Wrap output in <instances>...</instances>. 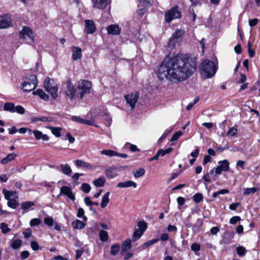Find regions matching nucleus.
<instances>
[{"instance_id":"nucleus-1","label":"nucleus","mask_w":260,"mask_h":260,"mask_svg":"<svg viewBox=\"0 0 260 260\" xmlns=\"http://www.w3.org/2000/svg\"><path fill=\"white\" fill-rule=\"evenodd\" d=\"M196 58L185 54H177L172 57L167 56L156 72L160 80L166 79L173 83L184 81L196 71Z\"/></svg>"},{"instance_id":"nucleus-2","label":"nucleus","mask_w":260,"mask_h":260,"mask_svg":"<svg viewBox=\"0 0 260 260\" xmlns=\"http://www.w3.org/2000/svg\"><path fill=\"white\" fill-rule=\"evenodd\" d=\"M200 69L202 76L205 79L212 77L217 70V67L214 62L209 60L203 61L200 64Z\"/></svg>"},{"instance_id":"nucleus-3","label":"nucleus","mask_w":260,"mask_h":260,"mask_svg":"<svg viewBox=\"0 0 260 260\" xmlns=\"http://www.w3.org/2000/svg\"><path fill=\"white\" fill-rule=\"evenodd\" d=\"M44 87L45 90L50 93L54 100L57 97L58 86L54 80L47 77L44 82Z\"/></svg>"},{"instance_id":"nucleus-4","label":"nucleus","mask_w":260,"mask_h":260,"mask_svg":"<svg viewBox=\"0 0 260 260\" xmlns=\"http://www.w3.org/2000/svg\"><path fill=\"white\" fill-rule=\"evenodd\" d=\"M91 87V83L88 81L82 80L78 82L76 95L80 99H82L84 94L90 92Z\"/></svg>"},{"instance_id":"nucleus-5","label":"nucleus","mask_w":260,"mask_h":260,"mask_svg":"<svg viewBox=\"0 0 260 260\" xmlns=\"http://www.w3.org/2000/svg\"><path fill=\"white\" fill-rule=\"evenodd\" d=\"M37 76L35 75H30L29 78H26L22 85V89L24 91L29 92L37 86Z\"/></svg>"},{"instance_id":"nucleus-6","label":"nucleus","mask_w":260,"mask_h":260,"mask_svg":"<svg viewBox=\"0 0 260 260\" xmlns=\"http://www.w3.org/2000/svg\"><path fill=\"white\" fill-rule=\"evenodd\" d=\"M181 16V12L177 6L172 8L166 13L165 18L168 23H170L173 19L180 18Z\"/></svg>"},{"instance_id":"nucleus-7","label":"nucleus","mask_w":260,"mask_h":260,"mask_svg":"<svg viewBox=\"0 0 260 260\" xmlns=\"http://www.w3.org/2000/svg\"><path fill=\"white\" fill-rule=\"evenodd\" d=\"M139 97V93L138 92L131 93L124 96V99L126 100V104L131 107V110H133L134 109Z\"/></svg>"},{"instance_id":"nucleus-8","label":"nucleus","mask_w":260,"mask_h":260,"mask_svg":"<svg viewBox=\"0 0 260 260\" xmlns=\"http://www.w3.org/2000/svg\"><path fill=\"white\" fill-rule=\"evenodd\" d=\"M62 195L66 196L73 201L75 200V195L74 194L71 188L68 186H62L60 187V192L57 196V197L58 198Z\"/></svg>"},{"instance_id":"nucleus-9","label":"nucleus","mask_w":260,"mask_h":260,"mask_svg":"<svg viewBox=\"0 0 260 260\" xmlns=\"http://www.w3.org/2000/svg\"><path fill=\"white\" fill-rule=\"evenodd\" d=\"M139 2L138 13L139 15L142 16L145 13V8L149 7L152 5L153 0H140Z\"/></svg>"},{"instance_id":"nucleus-10","label":"nucleus","mask_w":260,"mask_h":260,"mask_svg":"<svg viewBox=\"0 0 260 260\" xmlns=\"http://www.w3.org/2000/svg\"><path fill=\"white\" fill-rule=\"evenodd\" d=\"M219 166L215 169V173L219 175L222 171H228L229 170V161L224 159L222 161H220L219 162Z\"/></svg>"},{"instance_id":"nucleus-11","label":"nucleus","mask_w":260,"mask_h":260,"mask_svg":"<svg viewBox=\"0 0 260 260\" xmlns=\"http://www.w3.org/2000/svg\"><path fill=\"white\" fill-rule=\"evenodd\" d=\"M65 92L67 95L71 99H73L75 96V89L70 80H68L66 82Z\"/></svg>"},{"instance_id":"nucleus-12","label":"nucleus","mask_w":260,"mask_h":260,"mask_svg":"<svg viewBox=\"0 0 260 260\" xmlns=\"http://www.w3.org/2000/svg\"><path fill=\"white\" fill-rule=\"evenodd\" d=\"M27 37L33 41L34 36L32 31L28 27L24 26L22 30L19 32V38L20 39H26Z\"/></svg>"},{"instance_id":"nucleus-13","label":"nucleus","mask_w":260,"mask_h":260,"mask_svg":"<svg viewBox=\"0 0 260 260\" xmlns=\"http://www.w3.org/2000/svg\"><path fill=\"white\" fill-rule=\"evenodd\" d=\"M11 18L8 15L0 16V28H6L12 25Z\"/></svg>"},{"instance_id":"nucleus-14","label":"nucleus","mask_w":260,"mask_h":260,"mask_svg":"<svg viewBox=\"0 0 260 260\" xmlns=\"http://www.w3.org/2000/svg\"><path fill=\"white\" fill-rule=\"evenodd\" d=\"M93 7L99 9H104L110 4V0H92Z\"/></svg>"},{"instance_id":"nucleus-15","label":"nucleus","mask_w":260,"mask_h":260,"mask_svg":"<svg viewBox=\"0 0 260 260\" xmlns=\"http://www.w3.org/2000/svg\"><path fill=\"white\" fill-rule=\"evenodd\" d=\"M32 133L34 134L36 139L37 140L42 139L43 141H47L49 139V137L47 135L43 134L40 131H38V130L31 131V129H29V134L30 135Z\"/></svg>"},{"instance_id":"nucleus-16","label":"nucleus","mask_w":260,"mask_h":260,"mask_svg":"<svg viewBox=\"0 0 260 260\" xmlns=\"http://www.w3.org/2000/svg\"><path fill=\"white\" fill-rule=\"evenodd\" d=\"M85 31L86 33L92 34L96 30V27L94 22L91 20H85Z\"/></svg>"},{"instance_id":"nucleus-17","label":"nucleus","mask_w":260,"mask_h":260,"mask_svg":"<svg viewBox=\"0 0 260 260\" xmlns=\"http://www.w3.org/2000/svg\"><path fill=\"white\" fill-rule=\"evenodd\" d=\"M117 168L116 167H111L105 170V175L109 179H112L118 176Z\"/></svg>"},{"instance_id":"nucleus-18","label":"nucleus","mask_w":260,"mask_h":260,"mask_svg":"<svg viewBox=\"0 0 260 260\" xmlns=\"http://www.w3.org/2000/svg\"><path fill=\"white\" fill-rule=\"evenodd\" d=\"M107 29L108 33L110 35H117L120 33V29L119 26L116 24L109 25Z\"/></svg>"},{"instance_id":"nucleus-19","label":"nucleus","mask_w":260,"mask_h":260,"mask_svg":"<svg viewBox=\"0 0 260 260\" xmlns=\"http://www.w3.org/2000/svg\"><path fill=\"white\" fill-rule=\"evenodd\" d=\"M17 154L15 153H9L5 157H4L1 161V164L6 165L9 162L14 160L17 157Z\"/></svg>"},{"instance_id":"nucleus-20","label":"nucleus","mask_w":260,"mask_h":260,"mask_svg":"<svg viewBox=\"0 0 260 260\" xmlns=\"http://www.w3.org/2000/svg\"><path fill=\"white\" fill-rule=\"evenodd\" d=\"M137 184L133 181L128 180L126 182H119L117 184V187L120 188H127L129 187H137Z\"/></svg>"},{"instance_id":"nucleus-21","label":"nucleus","mask_w":260,"mask_h":260,"mask_svg":"<svg viewBox=\"0 0 260 260\" xmlns=\"http://www.w3.org/2000/svg\"><path fill=\"white\" fill-rule=\"evenodd\" d=\"M72 57L74 60H77L82 56V50L78 47H74L72 49Z\"/></svg>"},{"instance_id":"nucleus-22","label":"nucleus","mask_w":260,"mask_h":260,"mask_svg":"<svg viewBox=\"0 0 260 260\" xmlns=\"http://www.w3.org/2000/svg\"><path fill=\"white\" fill-rule=\"evenodd\" d=\"M133 242L132 239H127L125 240L121 245V254L127 250L130 249L132 247L131 242Z\"/></svg>"},{"instance_id":"nucleus-23","label":"nucleus","mask_w":260,"mask_h":260,"mask_svg":"<svg viewBox=\"0 0 260 260\" xmlns=\"http://www.w3.org/2000/svg\"><path fill=\"white\" fill-rule=\"evenodd\" d=\"M22 245V241L18 239H12L10 242V246L13 249H18Z\"/></svg>"},{"instance_id":"nucleus-24","label":"nucleus","mask_w":260,"mask_h":260,"mask_svg":"<svg viewBox=\"0 0 260 260\" xmlns=\"http://www.w3.org/2000/svg\"><path fill=\"white\" fill-rule=\"evenodd\" d=\"M2 192L4 195L5 198L6 200H8V201L12 199V197H13V198H18L16 191H10L6 189H3Z\"/></svg>"},{"instance_id":"nucleus-25","label":"nucleus","mask_w":260,"mask_h":260,"mask_svg":"<svg viewBox=\"0 0 260 260\" xmlns=\"http://www.w3.org/2000/svg\"><path fill=\"white\" fill-rule=\"evenodd\" d=\"M75 165L77 167H82L89 169H93V167H92L89 163L86 162L80 159L77 160L75 162Z\"/></svg>"},{"instance_id":"nucleus-26","label":"nucleus","mask_w":260,"mask_h":260,"mask_svg":"<svg viewBox=\"0 0 260 260\" xmlns=\"http://www.w3.org/2000/svg\"><path fill=\"white\" fill-rule=\"evenodd\" d=\"M71 119L73 121L76 122L77 123L91 125V123L90 121L83 119L80 116H72Z\"/></svg>"},{"instance_id":"nucleus-27","label":"nucleus","mask_w":260,"mask_h":260,"mask_svg":"<svg viewBox=\"0 0 260 260\" xmlns=\"http://www.w3.org/2000/svg\"><path fill=\"white\" fill-rule=\"evenodd\" d=\"M61 172L67 176H70L72 171L71 167L67 164H61L60 166Z\"/></svg>"},{"instance_id":"nucleus-28","label":"nucleus","mask_w":260,"mask_h":260,"mask_svg":"<svg viewBox=\"0 0 260 260\" xmlns=\"http://www.w3.org/2000/svg\"><path fill=\"white\" fill-rule=\"evenodd\" d=\"M72 225L75 229L82 230L85 226V224L83 221L76 219L72 223Z\"/></svg>"},{"instance_id":"nucleus-29","label":"nucleus","mask_w":260,"mask_h":260,"mask_svg":"<svg viewBox=\"0 0 260 260\" xmlns=\"http://www.w3.org/2000/svg\"><path fill=\"white\" fill-rule=\"evenodd\" d=\"M33 93L38 95L41 99L48 101L49 100V95L46 94L42 89H39L36 91H34Z\"/></svg>"},{"instance_id":"nucleus-30","label":"nucleus","mask_w":260,"mask_h":260,"mask_svg":"<svg viewBox=\"0 0 260 260\" xmlns=\"http://www.w3.org/2000/svg\"><path fill=\"white\" fill-rule=\"evenodd\" d=\"M234 234L230 233H225L223 237V242L225 244H229L232 242Z\"/></svg>"},{"instance_id":"nucleus-31","label":"nucleus","mask_w":260,"mask_h":260,"mask_svg":"<svg viewBox=\"0 0 260 260\" xmlns=\"http://www.w3.org/2000/svg\"><path fill=\"white\" fill-rule=\"evenodd\" d=\"M106 182V179L104 176L100 177L99 178L94 180L93 184L98 187L104 186Z\"/></svg>"},{"instance_id":"nucleus-32","label":"nucleus","mask_w":260,"mask_h":260,"mask_svg":"<svg viewBox=\"0 0 260 260\" xmlns=\"http://www.w3.org/2000/svg\"><path fill=\"white\" fill-rule=\"evenodd\" d=\"M143 231H141L140 229H136L133 234V236L132 238V241L133 242H135L137 240L140 238V237L143 234Z\"/></svg>"},{"instance_id":"nucleus-33","label":"nucleus","mask_w":260,"mask_h":260,"mask_svg":"<svg viewBox=\"0 0 260 260\" xmlns=\"http://www.w3.org/2000/svg\"><path fill=\"white\" fill-rule=\"evenodd\" d=\"M109 195H110V192H107L105 193V194L103 197L102 203L101 204V206L102 208H104L107 206V205L109 202Z\"/></svg>"},{"instance_id":"nucleus-34","label":"nucleus","mask_w":260,"mask_h":260,"mask_svg":"<svg viewBox=\"0 0 260 260\" xmlns=\"http://www.w3.org/2000/svg\"><path fill=\"white\" fill-rule=\"evenodd\" d=\"M99 237L102 242H107L109 239L108 232L104 230H101L99 233Z\"/></svg>"},{"instance_id":"nucleus-35","label":"nucleus","mask_w":260,"mask_h":260,"mask_svg":"<svg viewBox=\"0 0 260 260\" xmlns=\"http://www.w3.org/2000/svg\"><path fill=\"white\" fill-rule=\"evenodd\" d=\"M15 105L12 103H6L4 105V110L6 111H9L14 113Z\"/></svg>"},{"instance_id":"nucleus-36","label":"nucleus","mask_w":260,"mask_h":260,"mask_svg":"<svg viewBox=\"0 0 260 260\" xmlns=\"http://www.w3.org/2000/svg\"><path fill=\"white\" fill-rule=\"evenodd\" d=\"M48 128L51 130L52 133L56 137H60L61 136L60 132L61 128L59 127H53L52 126L47 127Z\"/></svg>"},{"instance_id":"nucleus-37","label":"nucleus","mask_w":260,"mask_h":260,"mask_svg":"<svg viewBox=\"0 0 260 260\" xmlns=\"http://www.w3.org/2000/svg\"><path fill=\"white\" fill-rule=\"evenodd\" d=\"M145 173V169L142 168H140L139 169L135 170L133 172L134 176L135 178H139L143 176L144 175Z\"/></svg>"},{"instance_id":"nucleus-38","label":"nucleus","mask_w":260,"mask_h":260,"mask_svg":"<svg viewBox=\"0 0 260 260\" xmlns=\"http://www.w3.org/2000/svg\"><path fill=\"white\" fill-rule=\"evenodd\" d=\"M35 205V203L31 201L22 202L21 204L22 209L27 210Z\"/></svg>"},{"instance_id":"nucleus-39","label":"nucleus","mask_w":260,"mask_h":260,"mask_svg":"<svg viewBox=\"0 0 260 260\" xmlns=\"http://www.w3.org/2000/svg\"><path fill=\"white\" fill-rule=\"evenodd\" d=\"M17 198H12L10 200L8 201V206L12 209H16L18 206V203L16 201Z\"/></svg>"},{"instance_id":"nucleus-40","label":"nucleus","mask_w":260,"mask_h":260,"mask_svg":"<svg viewBox=\"0 0 260 260\" xmlns=\"http://www.w3.org/2000/svg\"><path fill=\"white\" fill-rule=\"evenodd\" d=\"M177 42L178 40L176 39V38H174L172 36V37L169 39L168 43V47L170 48L171 49H174Z\"/></svg>"},{"instance_id":"nucleus-41","label":"nucleus","mask_w":260,"mask_h":260,"mask_svg":"<svg viewBox=\"0 0 260 260\" xmlns=\"http://www.w3.org/2000/svg\"><path fill=\"white\" fill-rule=\"evenodd\" d=\"M120 250V245L119 244H114L111 246L110 253L111 255H116Z\"/></svg>"},{"instance_id":"nucleus-42","label":"nucleus","mask_w":260,"mask_h":260,"mask_svg":"<svg viewBox=\"0 0 260 260\" xmlns=\"http://www.w3.org/2000/svg\"><path fill=\"white\" fill-rule=\"evenodd\" d=\"M257 189L255 187L246 188L244 189L243 194L244 195H248L251 193H254L257 191Z\"/></svg>"},{"instance_id":"nucleus-43","label":"nucleus","mask_w":260,"mask_h":260,"mask_svg":"<svg viewBox=\"0 0 260 260\" xmlns=\"http://www.w3.org/2000/svg\"><path fill=\"white\" fill-rule=\"evenodd\" d=\"M0 228L4 234H6L11 231V229L8 227V224L4 222H2L1 223Z\"/></svg>"},{"instance_id":"nucleus-44","label":"nucleus","mask_w":260,"mask_h":260,"mask_svg":"<svg viewBox=\"0 0 260 260\" xmlns=\"http://www.w3.org/2000/svg\"><path fill=\"white\" fill-rule=\"evenodd\" d=\"M184 30L181 29H177L174 34L172 35V36L176 38L177 40H178V39L180 38L184 34Z\"/></svg>"},{"instance_id":"nucleus-45","label":"nucleus","mask_w":260,"mask_h":260,"mask_svg":"<svg viewBox=\"0 0 260 260\" xmlns=\"http://www.w3.org/2000/svg\"><path fill=\"white\" fill-rule=\"evenodd\" d=\"M77 216L79 218H82L85 221L87 220V217L84 215V211L82 208L78 209Z\"/></svg>"},{"instance_id":"nucleus-46","label":"nucleus","mask_w":260,"mask_h":260,"mask_svg":"<svg viewBox=\"0 0 260 260\" xmlns=\"http://www.w3.org/2000/svg\"><path fill=\"white\" fill-rule=\"evenodd\" d=\"M193 200L196 203H198L203 200V196L201 193H197L193 196Z\"/></svg>"},{"instance_id":"nucleus-47","label":"nucleus","mask_w":260,"mask_h":260,"mask_svg":"<svg viewBox=\"0 0 260 260\" xmlns=\"http://www.w3.org/2000/svg\"><path fill=\"white\" fill-rule=\"evenodd\" d=\"M101 154L110 157L114 156L116 151L112 150H103L101 151Z\"/></svg>"},{"instance_id":"nucleus-48","label":"nucleus","mask_w":260,"mask_h":260,"mask_svg":"<svg viewBox=\"0 0 260 260\" xmlns=\"http://www.w3.org/2000/svg\"><path fill=\"white\" fill-rule=\"evenodd\" d=\"M44 223L49 226H52L54 223V220L52 217H46L44 218Z\"/></svg>"},{"instance_id":"nucleus-49","label":"nucleus","mask_w":260,"mask_h":260,"mask_svg":"<svg viewBox=\"0 0 260 260\" xmlns=\"http://www.w3.org/2000/svg\"><path fill=\"white\" fill-rule=\"evenodd\" d=\"M138 229H140L141 231H143V232L147 229V223L144 221H141L138 223Z\"/></svg>"},{"instance_id":"nucleus-50","label":"nucleus","mask_w":260,"mask_h":260,"mask_svg":"<svg viewBox=\"0 0 260 260\" xmlns=\"http://www.w3.org/2000/svg\"><path fill=\"white\" fill-rule=\"evenodd\" d=\"M237 129L235 127H231L227 132L226 135L229 137H233L237 134Z\"/></svg>"},{"instance_id":"nucleus-51","label":"nucleus","mask_w":260,"mask_h":260,"mask_svg":"<svg viewBox=\"0 0 260 260\" xmlns=\"http://www.w3.org/2000/svg\"><path fill=\"white\" fill-rule=\"evenodd\" d=\"M237 252L240 256H243L246 252L245 248L243 246H239L236 249Z\"/></svg>"},{"instance_id":"nucleus-52","label":"nucleus","mask_w":260,"mask_h":260,"mask_svg":"<svg viewBox=\"0 0 260 260\" xmlns=\"http://www.w3.org/2000/svg\"><path fill=\"white\" fill-rule=\"evenodd\" d=\"M41 223V220L40 218H33L30 220L29 224L31 226H34L39 225Z\"/></svg>"},{"instance_id":"nucleus-53","label":"nucleus","mask_w":260,"mask_h":260,"mask_svg":"<svg viewBox=\"0 0 260 260\" xmlns=\"http://www.w3.org/2000/svg\"><path fill=\"white\" fill-rule=\"evenodd\" d=\"M172 151H173V148H171V147H169V148H167V149H166L165 150L159 149L158 150L159 153H160V155L161 156H165L167 154H169Z\"/></svg>"},{"instance_id":"nucleus-54","label":"nucleus","mask_w":260,"mask_h":260,"mask_svg":"<svg viewBox=\"0 0 260 260\" xmlns=\"http://www.w3.org/2000/svg\"><path fill=\"white\" fill-rule=\"evenodd\" d=\"M81 188L82 190L85 193H88L91 189L90 186L87 183H83Z\"/></svg>"},{"instance_id":"nucleus-55","label":"nucleus","mask_w":260,"mask_h":260,"mask_svg":"<svg viewBox=\"0 0 260 260\" xmlns=\"http://www.w3.org/2000/svg\"><path fill=\"white\" fill-rule=\"evenodd\" d=\"M84 203L87 206H92V205L98 206V202H93L91 201L89 197H86L84 199Z\"/></svg>"},{"instance_id":"nucleus-56","label":"nucleus","mask_w":260,"mask_h":260,"mask_svg":"<svg viewBox=\"0 0 260 260\" xmlns=\"http://www.w3.org/2000/svg\"><path fill=\"white\" fill-rule=\"evenodd\" d=\"M182 133L181 132V131H178L176 132L172 137L170 141L171 142H173L177 140L179 138V137L182 135Z\"/></svg>"},{"instance_id":"nucleus-57","label":"nucleus","mask_w":260,"mask_h":260,"mask_svg":"<svg viewBox=\"0 0 260 260\" xmlns=\"http://www.w3.org/2000/svg\"><path fill=\"white\" fill-rule=\"evenodd\" d=\"M17 112L20 114H24L25 110L22 106L19 105L16 107H15L14 112Z\"/></svg>"},{"instance_id":"nucleus-58","label":"nucleus","mask_w":260,"mask_h":260,"mask_svg":"<svg viewBox=\"0 0 260 260\" xmlns=\"http://www.w3.org/2000/svg\"><path fill=\"white\" fill-rule=\"evenodd\" d=\"M129 146V149L132 152H136V151H139L140 150L137 148L136 145H135L134 144H132L129 143H127L125 144V146Z\"/></svg>"},{"instance_id":"nucleus-59","label":"nucleus","mask_w":260,"mask_h":260,"mask_svg":"<svg viewBox=\"0 0 260 260\" xmlns=\"http://www.w3.org/2000/svg\"><path fill=\"white\" fill-rule=\"evenodd\" d=\"M201 249L200 245L197 243H194L191 245V249L195 252L199 251Z\"/></svg>"},{"instance_id":"nucleus-60","label":"nucleus","mask_w":260,"mask_h":260,"mask_svg":"<svg viewBox=\"0 0 260 260\" xmlns=\"http://www.w3.org/2000/svg\"><path fill=\"white\" fill-rule=\"evenodd\" d=\"M177 202L178 204V208L180 209L181 206L185 203V199L183 197H179L177 198Z\"/></svg>"},{"instance_id":"nucleus-61","label":"nucleus","mask_w":260,"mask_h":260,"mask_svg":"<svg viewBox=\"0 0 260 260\" xmlns=\"http://www.w3.org/2000/svg\"><path fill=\"white\" fill-rule=\"evenodd\" d=\"M30 246L34 250H38L39 249V246L36 241H31Z\"/></svg>"},{"instance_id":"nucleus-62","label":"nucleus","mask_w":260,"mask_h":260,"mask_svg":"<svg viewBox=\"0 0 260 260\" xmlns=\"http://www.w3.org/2000/svg\"><path fill=\"white\" fill-rule=\"evenodd\" d=\"M241 219L239 216H234L230 219V222L231 224H235L237 222Z\"/></svg>"},{"instance_id":"nucleus-63","label":"nucleus","mask_w":260,"mask_h":260,"mask_svg":"<svg viewBox=\"0 0 260 260\" xmlns=\"http://www.w3.org/2000/svg\"><path fill=\"white\" fill-rule=\"evenodd\" d=\"M23 234L25 238H28L30 237L31 236V230L29 229H27L25 231L23 232Z\"/></svg>"},{"instance_id":"nucleus-64","label":"nucleus","mask_w":260,"mask_h":260,"mask_svg":"<svg viewBox=\"0 0 260 260\" xmlns=\"http://www.w3.org/2000/svg\"><path fill=\"white\" fill-rule=\"evenodd\" d=\"M20 254L23 259H26L29 256V252L28 251L24 250L22 251Z\"/></svg>"}]
</instances>
